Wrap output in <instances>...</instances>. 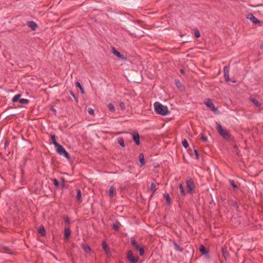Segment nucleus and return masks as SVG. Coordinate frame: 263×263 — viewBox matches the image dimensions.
Listing matches in <instances>:
<instances>
[{"instance_id": "nucleus-31", "label": "nucleus", "mask_w": 263, "mask_h": 263, "mask_svg": "<svg viewBox=\"0 0 263 263\" xmlns=\"http://www.w3.org/2000/svg\"><path fill=\"white\" fill-rule=\"evenodd\" d=\"M118 143H119V144L122 147H125V144H124V139L123 138H119L118 139Z\"/></svg>"}, {"instance_id": "nucleus-33", "label": "nucleus", "mask_w": 263, "mask_h": 263, "mask_svg": "<svg viewBox=\"0 0 263 263\" xmlns=\"http://www.w3.org/2000/svg\"><path fill=\"white\" fill-rule=\"evenodd\" d=\"M108 109L112 112L115 111V106L112 103H109L107 105Z\"/></svg>"}, {"instance_id": "nucleus-3", "label": "nucleus", "mask_w": 263, "mask_h": 263, "mask_svg": "<svg viewBox=\"0 0 263 263\" xmlns=\"http://www.w3.org/2000/svg\"><path fill=\"white\" fill-rule=\"evenodd\" d=\"M57 151L60 155L64 156L68 160H70V156L65 148L61 144L57 147Z\"/></svg>"}, {"instance_id": "nucleus-40", "label": "nucleus", "mask_w": 263, "mask_h": 263, "mask_svg": "<svg viewBox=\"0 0 263 263\" xmlns=\"http://www.w3.org/2000/svg\"><path fill=\"white\" fill-rule=\"evenodd\" d=\"M139 252V255L140 256H143L144 255V249L143 247H140V248L138 250Z\"/></svg>"}, {"instance_id": "nucleus-14", "label": "nucleus", "mask_w": 263, "mask_h": 263, "mask_svg": "<svg viewBox=\"0 0 263 263\" xmlns=\"http://www.w3.org/2000/svg\"><path fill=\"white\" fill-rule=\"evenodd\" d=\"M27 25L32 30H35L37 27V24L33 21H29L27 22Z\"/></svg>"}, {"instance_id": "nucleus-12", "label": "nucleus", "mask_w": 263, "mask_h": 263, "mask_svg": "<svg viewBox=\"0 0 263 263\" xmlns=\"http://www.w3.org/2000/svg\"><path fill=\"white\" fill-rule=\"evenodd\" d=\"M133 139L135 142L136 145H139L140 144V136L138 133L136 132L133 134Z\"/></svg>"}, {"instance_id": "nucleus-6", "label": "nucleus", "mask_w": 263, "mask_h": 263, "mask_svg": "<svg viewBox=\"0 0 263 263\" xmlns=\"http://www.w3.org/2000/svg\"><path fill=\"white\" fill-rule=\"evenodd\" d=\"M246 17L253 24L258 25L259 26H261V22L254 15L251 13H249L246 15Z\"/></svg>"}, {"instance_id": "nucleus-29", "label": "nucleus", "mask_w": 263, "mask_h": 263, "mask_svg": "<svg viewBox=\"0 0 263 263\" xmlns=\"http://www.w3.org/2000/svg\"><path fill=\"white\" fill-rule=\"evenodd\" d=\"M173 244L175 247V249L178 251L182 252L183 250V249L181 247H180L176 241H174Z\"/></svg>"}, {"instance_id": "nucleus-5", "label": "nucleus", "mask_w": 263, "mask_h": 263, "mask_svg": "<svg viewBox=\"0 0 263 263\" xmlns=\"http://www.w3.org/2000/svg\"><path fill=\"white\" fill-rule=\"evenodd\" d=\"M21 94L18 93L15 95L12 99V101L13 102H18L20 104H28L29 102V101L26 99H20L21 97Z\"/></svg>"}, {"instance_id": "nucleus-30", "label": "nucleus", "mask_w": 263, "mask_h": 263, "mask_svg": "<svg viewBox=\"0 0 263 263\" xmlns=\"http://www.w3.org/2000/svg\"><path fill=\"white\" fill-rule=\"evenodd\" d=\"M76 86L77 87L79 88V89H80V90L81 91V92L82 94H83L84 93V90L83 88L82 87L81 83L77 81V82H76Z\"/></svg>"}, {"instance_id": "nucleus-38", "label": "nucleus", "mask_w": 263, "mask_h": 263, "mask_svg": "<svg viewBox=\"0 0 263 263\" xmlns=\"http://www.w3.org/2000/svg\"><path fill=\"white\" fill-rule=\"evenodd\" d=\"M200 139L202 141L204 142H206L208 141V138L204 136L203 134H200Z\"/></svg>"}, {"instance_id": "nucleus-26", "label": "nucleus", "mask_w": 263, "mask_h": 263, "mask_svg": "<svg viewBox=\"0 0 263 263\" xmlns=\"http://www.w3.org/2000/svg\"><path fill=\"white\" fill-rule=\"evenodd\" d=\"M120 225V223L119 221H116L112 224V229L116 231H119Z\"/></svg>"}, {"instance_id": "nucleus-32", "label": "nucleus", "mask_w": 263, "mask_h": 263, "mask_svg": "<svg viewBox=\"0 0 263 263\" xmlns=\"http://www.w3.org/2000/svg\"><path fill=\"white\" fill-rule=\"evenodd\" d=\"M60 180L61 181V186L62 189L67 188V186L65 184V178L63 177L60 178Z\"/></svg>"}, {"instance_id": "nucleus-19", "label": "nucleus", "mask_w": 263, "mask_h": 263, "mask_svg": "<svg viewBox=\"0 0 263 263\" xmlns=\"http://www.w3.org/2000/svg\"><path fill=\"white\" fill-rule=\"evenodd\" d=\"M102 248L106 254H108L109 252V248L108 247L106 242L104 240L102 244Z\"/></svg>"}, {"instance_id": "nucleus-24", "label": "nucleus", "mask_w": 263, "mask_h": 263, "mask_svg": "<svg viewBox=\"0 0 263 263\" xmlns=\"http://www.w3.org/2000/svg\"><path fill=\"white\" fill-rule=\"evenodd\" d=\"M51 139L52 143L57 147L60 145L55 140V136L54 135H51Z\"/></svg>"}, {"instance_id": "nucleus-35", "label": "nucleus", "mask_w": 263, "mask_h": 263, "mask_svg": "<svg viewBox=\"0 0 263 263\" xmlns=\"http://www.w3.org/2000/svg\"><path fill=\"white\" fill-rule=\"evenodd\" d=\"M52 181H53V183L54 185L55 186V187L57 189H59L60 187V184H59V182L58 180L57 179L54 178V179H53Z\"/></svg>"}, {"instance_id": "nucleus-20", "label": "nucleus", "mask_w": 263, "mask_h": 263, "mask_svg": "<svg viewBox=\"0 0 263 263\" xmlns=\"http://www.w3.org/2000/svg\"><path fill=\"white\" fill-rule=\"evenodd\" d=\"M139 160L141 166L145 165L144 156L143 153H140L139 155Z\"/></svg>"}, {"instance_id": "nucleus-4", "label": "nucleus", "mask_w": 263, "mask_h": 263, "mask_svg": "<svg viewBox=\"0 0 263 263\" xmlns=\"http://www.w3.org/2000/svg\"><path fill=\"white\" fill-rule=\"evenodd\" d=\"M186 186L187 189V192L190 194H193L195 193V183L192 178H190L186 180Z\"/></svg>"}, {"instance_id": "nucleus-27", "label": "nucleus", "mask_w": 263, "mask_h": 263, "mask_svg": "<svg viewBox=\"0 0 263 263\" xmlns=\"http://www.w3.org/2000/svg\"><path fill=\"white\" fill-rule=\"evenodd\" d=\"M179 188L180 189V192L181 196H184L185 195V191L184 189L183 184L182 183H180L179 185Z\"/></svg>"}, {"instance_id": "nucleus-22", "label": "nucleus", "mask_w": 263, "mask_h": 263, "mask_svg": "<svg viewBox=\"0 0 263 263\" xmlns=\"http://www.w3.org/2000/svg\"><path fill=\"white\" fill-rule=\"evenodd\" d=\"M250 101L255 105V106L259 107L261 106V104L256 99L253 98H250Z\"/></svg>"}, {"instance_id": "nucleus-7", "label": "nucleus", "mask_w": 263, "mask_h": 263, "mask_svg": "<svg viewBox=\"0 0 263 263\" xmlns=\"http://www.w3.org/2000/svg\"><path fill=\"white\" fill-rule=\"evenodd\" d=\"M127 259L130 263H137L139 260V257L134 256L131 250H128L127 252Z\"/></svg>"}, {"instance_id": "nucleus-45", "label": "nucleus", "mask_w": 263, "mask_h": 263, "mask_svg": "<svg viewBox=\"0 0 263 263\" xmlns=\"http://www.w3.org/2000/svg\"><path fill=\"white\" fill-rule=\"evenodd\" d=\"M50 109L53 112V114L54 115H57V110H55V109L53 107V106H51L50 107Z\"/></svg>"}, {"instance_id": "nucleus-39", "label": "nucleus", "mask_w": 263, "mask_h": 263, "mask_svg": "<svg viewBox=\"0 0 263 263\" xmlns=\"http://www.w3.org/2000/svg\"><path fill=\"white\" fill-rule=\"evenodd\" d=\"M64 220L65 223L69 224L70 222V220L69 217L68 216H65L64 217Z\"/></svg>"}, {"instance_id": "nucleus-48", "label": "nucleus", "mask_w": 263, "mask_h": 263, "mask_svg": "<svg viewBox=\"0 0 263 263\" xmlns=\"http://www.w3.org/2000/svg\"><path fill=\"white\" fill-rule=\"evenodd\" d=\"M180 72L181 73H182L183 74H184V73H185V71H184V70L183 69H181L180 70Z\"/></svg>"}, {"instance_id": "nucleus-15", "label": "nucleus", "mask_w": 263, "mask_h": 263, "mask_svg": "<svg viewBox=\"0 0 263 263\" xmlns=\"http://www.w3.org/2000/svg\"><path fill=\"white\" fill-rule=\"evenodd\" d=\"M71 234V230L69 228H65L64 230V238L68 240Z\"/></svg>"}, {"instance_id": "nucleus-1", "label": "nucleus", "mask_w": 263, "mask_h": 263, "mask_svg": "<svg viewBox=\"0 0 263 263\" xmlns=\"http://www.w3.org/2000/svg\"><path fill=\"white\" fill-rule=\"evenodd\" d=\"M216 129L217 130L219 135L226 141H231L233 140V136L226 129L223 128L220 123L216 122Z\"/></svg>"}, {"instance_id": "nucleus-49", "label": "nucleus", "mask_w": 263, "mask_h": 263, "mask_svg": "<svg viewBox=\"0 0 263 263\" xmlns=\"http://www.w3.org/2000/svg\"><path fill=\"white\" fill-rule=\"evenodd\" d=\"M8 146V142L7 141H6L5 142V148H6V147H7Z\"/></svg>"}, {"instance_id": "nucleus-10", "label": "nucleus", "mask_w": 263, "mask_h": 263, "mask_svg": "<svg viewBox=\"0 0 263 263\" xmlns=\"http://www.w3.org/2000/svg\"><path fill=\"white\" fill-rule=\"evenodd\" d=\"M199 251L202 254L205 255L206 258H210L209 251L203 245H201L200 246Z\"/></svg>"}, {"instance_id": "nucleus-43", "label": "nucleus", "mask_w": 263, "mask_h": 263, "mask_svg": "<svg viewBox=\"0 0 263 263\" xmlns=\"http://www.w3.org/2000/svg\"><path fill=\"white\" fill-rule=\"evenodd\" d=\"M194 35L196 37L198 38L200 36V33L198 30H197L195 31Z\"/></svg>"}, {"instance_id": "nucleus-37", "label": "nucleus", "mask_w": 263, "mask_h": 263, "mask_svg": "<svg viewBox=\"0 0 263 263\" xmlns=\"http://www.w3.org/2000/svg\"><path fill=\"white\" fill-rule=\"evenodd\" d=\"M182 145L185 148H187L189 147V143L187 141L186 139H184L182 142Z\"/></svg>"}, {"instance_id": "nucleus-17", "label": "nucleus", "mask_w": 263, "mask_h": 263, "mask_svg": "<svg viewBox=\"0 0 263 263\" xmlns=\"http://www.w3.org/2000/svg\"><path fill=\"white\" fill-rule=\"evenodd\" d=\"M109 195L110 197H114L116 195V191L114 186L111 185L109 189Z\"/></svg>"}, {"instance_id": "nucleus-8", "label": "nucleus", "mask_w": 263, "mask_h": 263, "mask_svg": "<svg viewBox=\"0 0 263 263\" xmlns=\"http://www.w3.org/2000/svg\"><path fill=\"white\" fill-rule=\"evenodd\" d=\"M111 51L112 53L116 55L117 57H118L119 59L123 60V61H126L127 59L126 57H125L122 54H121L119 51L117 50L115 47H111Z\"/></svg>"}, {"instance_id": "nucleus-44", "label": "nucleus", "mask_w": 263, "mask_h": 263, "mask_svg": "<svg viewBox=\"0 0 263 263\" xmlns=\"http://www.w3.org/2000/svg\"><path fill=\"white\" fill-rule=\"evenodd\" d=\"M224 77L226 79V82L230 81V79L229 77V73L228 74H224Z\"/></svg>"}, {"instance_id": "nucleus-11", "label": "nucleus", "mask_w": 263, "mask_h": 263, "mask_svg": "<svg viewBox=\"0 0 263 263\" xmlns=\"http://www.w3.org/2000/svg\"><path fill=\"white\" fill-rule=\"evenodd\" d=\"M187 152L191 157H193L194 155H195L196 159H199V154L197 149H194V151H193L191 148H190L187 149Z\"/></svg>"}, {"instance_id": "nucleus-2", "label": "nucleus", "mask_w": 263, "mask_h": 263, "mask_svg": "<svg viewBox=\"0 0 263 263\" xmlns=\"http://www.w3.org/2000/svg\"><path fill=\"white\" fill-rule=\"evenodd\" d=\"M154 109L157 114L161 116H166L170 112L166 106H164L158 102L154 103Z\"/></svg>"}, {"instance_id": "nucleus-41", "label": "nucleus", "mask_w": 263, "mask_h": 263, "mask_svg": "<svg viewBox=\"0 0 263 263\" xmlns=\"http://www.w3.org/2000/svg\"><path fill=\"white\" fill-rule=\"evenodd\" d=\"M223 73L224 74H228L229 73V68L227 66H224L223 68Z\"/></svg>"}, {"instance_id": "nucleus-47", "label": "nucleus", "mask_w": 263, "mask_h": 263, "mask_svg": "<svg viewBox=\"0 0 263 263\" xmlns=\"http://www.w3.org/2000/svg\"><path fill=\"white\" fill-rule=\"evenodd\" d=\"M176 84L177 87H179V84H180V82L179 80H175Z\"/></svg>"}, {"instance_id": "nucleus-25", "label": "nucleus", "mask_w": 263, "mask_h": 263, "mask_svg": "<svg viewBox=\"0 0 263 263\" xmlns=\"http://www.w3.org/2000/svg\"><path fill=\"white\" fill-rule=\"evenodd\" d=\"M163 197L166 200L167 204H170L171 203L172 200L169 194L168 193H165L163 195Z\"/></svg>"}, {"instance_id": "nucleus-23", "label": "nucleus", "mask_w": 263, "mask_h": 263, "mask_svg": "<svg viewBox=\"0 0 263 263\" xmlns=\"http://www.w3.org/2000/svg\"><path fill=\"white\" fill-rule=\"evenodd\" d=\"M37 231L42 236H45L46 231L43 226L40 227L37 230Z\"/></svg>"}, {"instance_id": "nucleus-16", "label": "nucleus", "mask_w": 263, "mask_h": 263, "mask_svg": "<svg viewBox=\"0 0 263 263\" xmlns=\"http://www.w3.org/2000/svg\"><path fill=\"white\" fill-rule=\"evenodd\" d=\"M76 199L79 203H81L82 201V193L80 189H78L77 190Z\"/></svg>"}, {"instance_id": "nucleus-36", "label": "nucleus", "mask_w": 263, "mask_h": 263, "mask_svg": "<svg viewBox=\"0 0 263 263\" xmlns=\"http://www.w3.org/2000/svg\"><path fill=\"white\" fill-rule=\"evenodd\" d=\"M70 92V95L73 98V99H74L75 101L76 102V103H77L78 102V98L76 96V95H74V92H73V91L72 90H70L69 91Z\"/></svg>"}, {"instance_id": "nucleus-9", "label": "nucleus", "mask_w": 263, "mask_h": 263, "mask_svg": "<svg viewBox=\"0 0 263 263\" xmlns=\"http://www.w3.org/2000/svg\"><path fill=\"white\" fill-rule=\"evenodd\" d=\"M205 105L214 112L217 114L218 112V109L215 106L213 103L210 100L205 103Z\"/></svg>"}, {"instance_id": "nucleus-13", "label": "nucleus", "mask_w": 263, "mask_h": 263, "mask_svg": "<svg viewBox=\"0 0 263 263\" xmlns=\"http://www.w3.org/2000/svg\"><path fill=\"white\" fill-rule=\"evenodd\" d=\"M130 244L133 246L136 250H138L140 248V246L137 243L134 237L131 238Z\"/></svg>"}, {"instance_id": "nucleus-46", "label": "nucleus", "mask_w": 263, "mask_h": 263, "mask_svg": "<svg viewBox=\"0 0 263 263\" xmlns=\"http://www.w3.org/2000/svg\"><path fill=\"white\" fill-rule=\"evenodd\" d=\"M119 105L122 109H124L125 108V105L124 102H120L119 104Z\"/></svg>"}, {"instance_id": "nucleus-34", "label": "nucleus", "mask_w": 263, "mask_h": 263, "mask_svg": "<svg viewBox=\"0 0 263 263\" xmlns=\"http://www.w3.org/2000/svg\"><path fill=\"white\" fill-rule=\"evenodd\" d=\"M149 189L153 193H154L157 190V188H156V184H155V183H154V182L151 183Z\"/></svg>"}, {"instance_id": "nucleus-21", "label": "nucleus", "mask_w": 263, "mask_h": 263, "mask_svg": "<svg viewBox=\"0 0 263 263\" xmlns=\"http://www.w3.org/2000/svg\"><path fill=\"white\" fill-rule=\"evenodd\" d=\"M82 247L85 252L88 253L91 251V249H90V247L87 244L82 243Z\"/></svg>"}, {"instance_id": "nucleus-28", "label": "nucleus", "mask_w": 263, "mask_h": 263, "mask_svg": "<svg viewBox=\"0 0 263 263\" xmlns=\"http://www.w3.org/2000/svg\"><path fill=\"white\" fill-rule=\"evenodd\" d=\"M230 184L232 185V187L234 190H237L238 189V186L236 184L234 180L232 179H229V180Z\"/></svg>"}, {"instance_id": "nucleus-18", "label": "nucleus", "mask_w": 263, "mask_h": 263, "mask_svg": "<svg viewBox=\"0 0 263 263\" xmlns=\"http://www.w3.org/2000/svg\"><path fill=\"white\" fill-rule=\"evenodd\" d=\"M222 253L223 257L226 260L230 256L229 253L226 248H222Z\"/></svg>"}, {"instance_id": "nucleus-42", "label": "nucleus", "mask_w": 263, "mask_h": 263, "mask_svg": "<svg viewBox=\"0 0 263 263\" xmlns=\"http://www.w3.org/2000/svg\"><path fill=\"white\" fill-rule=\"evenodd\" d=\"M87 111L89 115H94V110L92 108H88Z\"/></svg>"}]
</instances>
